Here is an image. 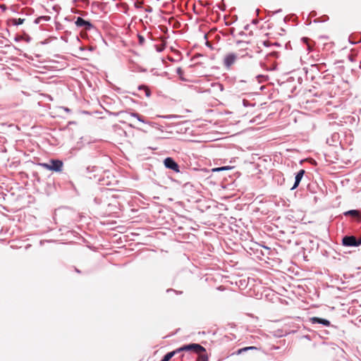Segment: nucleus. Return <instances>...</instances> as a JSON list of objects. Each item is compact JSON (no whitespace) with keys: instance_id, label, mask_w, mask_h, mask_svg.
I'll list each match as a JSON object with an SVG mask.
<instances>
[{"instance_id":"obj_1","label":"nucleus","mask_w":361,"mask_h":361,"mask_svg":"<svg viewBox=\"0 0 361 361\" xmlns=\"http://www.w3.org/2000/svg\"><path fill=\"white\" fill-rule=\"evenodd\" d=\"M182 351L189 352V351H193L197 354H200L201 353L205 352V348L200 345V344L197 343H192L186 345H183V347H180L178 348L177 350L168 353L166 355H164L161 361H169L170 359L176 354L180 353Z\"/></svg>"},{"instance_id":"obj_2","label":"nucleus","mask_w":361,"mask_h":361,"mask_svg":"<svg viewBox=\"0 0 361 361\" xmlns=\"http://www.w3.org/2000/svg\"><path fill=\"white\" fill-rule=\"evenodd\" d=\"M40 165L43 168L46 169L47 170L53 171H56V172L61 171L62 168H63V162L60 160H56V159H51L50 161L49 164L42 163V164H40Z\"/></svg>"},{"instance_id":"obj_3","label":"nucleus","mask_w":361,"mask_h":361,"mask_svg":"<svg viewBox=\"0 0 361 361\" xmlns=\"http://www.w3.org/2000/svg\"><path fill=\"white\" fill-rule=\"evenodd\" d=\"M239 58V54L231 52L225 55L223 60V65L227 70H230L231 66Z\"/></svg>"},{"instance_id":"obj_4","label":"nucleus","mask_w":361,"mask_h":361,"mask_svg":"<svg viewBox=\"0 0 361 361\" xmlns=\"http://www.w3.org/2000/svg\"><path fill=\"white\" fill-rule=\"evenodd\" d=\"M75 23L77 27H82L85 30H90L93 28V25L90 21L85 20L81 17H78Z\"/></svg>"},{"instance_id":"obj_5","label":"nucleus","mask_w":361,"mask_h":361,"mask_svg":"<svg viewBox=\"0 0 361 361\" xmlns=\"http://www.w3.org/2000/svg\"><path fill=\"white\" fill-rule=\"evenodd\" d=\"M164 166L176 172L179 171V166L178 164L171 157H167L164 161Z\"/></svg>"},{"instance_id":"obj_6","label":"nucleus","mask_w":361,"mask_h":361,"mask_svg":"<svg viewBox=\"0 0 361 361\" xmlns=\"http://www.w3.org/2000/svg\"><path fill=\"white\" fill-rule=\"evenodd\" d=\"M304 173H305V170H303V169L300 170L297 173L295 178V183H294L293 186L291 188V190H294L298 186V185L300 184L301 180L304 176Z\"/></svg>"},{"instance_id":"obj_7","label":"nucleus","mask_w":361,"mask_h":361,"mask_svg":"<svg viewBox=\"0 0 361 361\" xmlns=\"http://www.w3.org/2000/svg\"><path fill=\"white\" fill-rule=\"evenodd\" d=\"M310 321L312 324H321L325 326H330V322L326 319L314 317L310 318Z\"/></svg>"},{"instance_id":"obj_8","label":"nucleus","mask_w":361,"mask_h":361,"mask_svg":"<svg viewBox=\"0 0 361 361\" xmlns=\"http://www.w3.org/2000/svg\"><path fill=\"white\" fill-rule=\"evenodd\" d=\"M130 115L132 117L136 118L140 122H142L144 123H147V122L145 120H144L143 117L142 116H140V114H138L137 113L131 112V113H130Z\"/></svg>"},{"instance_id":"obj_9","label":"nucleus","mask_w":361,"mask_h":361,"mask_svg":"<svg viewBox=\"0 0 361 361\" xmlns=\"http://www.w3.org/2000/svg\"><path fill=\"white\" fill-rule=\"evenodd\" d=\"M138 90L142 91L143 90L144 92H145V94L146 97H149L151 94V92L150 90H149V88L147 87V86H145V85H140L138 87Z\"/></svg>"},{"instance_id":"obj_10","label":"nucleus","mask_w":361,"mask_h":361,"mask_svg":"<svg viewBox=\"0 0 361 361\" xmlns=\"http://www.w3.org/2000/svg\"><path fill=\"white\" fill-rule=\"evenodd\" d=\"M344 215H345V216L351 215V216H360V212L358 210H355V209L349 210V211L345 212L344 213Z\"/></svg>"},{"instance_id":"obj_11","label":"nucleus","mask_w":361,"mask_h":361,"mask_svg":"<svg viewBox=\"0 0 361 361\" xmlns=\"http://www.w3.org/2000/svg\"><path fill=\"white\" fill-rule=\"evenodd\" d=\"M13 25H19L24 23L25 19L24 18H13L11 20Z\"/></svg>"},{"instance_id":"obj_12","label":"nucleus","mask_w":361,"mask_h":361,"mask_svg":"<svg viewBox=\"0 0 361 361\" xmlns=\"http://www.w3.org/2000/svg\"><path fill=\"white\" fill-rule=\"evenodd\" d=\"M176 73L179 75L180 80H184L185 79L183 77V71L180 67L176 68Z\"/></svg>"},{"instance_id":"obj_13","label":"nucleus","mask_w":361,"mask_h":361,"mask_svg":"<svg viewBox=\"0 0 361 361\" xmlns=\"http://www.w3.org/2000/svg\"><path fill=\"white\" fill-rule=\"evenodd\" d=\"M197 361H208V357L205 355H200L198 356Z\"/></svg>"},{"instance_id":"obj_14","label":"nucleus","mask_w":361,"mask_h":361,"mask_svg":"<svg viewBox=\"0 0 361 361\" xmlns=\"http://www.w3.org/2000/svg\"><path fill=\"white\" fill-rule=\"evenodd\" d=\"M255 348V347H248V348H243V349H240L239 350V353L242 352V351H245L247 350H249V349H254Z\"/></svg>"},{"instance_id":"obj_15","label":"nucleus","mask_w":361,"mask_h":361,"mask_svg":"<svg viewBox=\"0 0 361 361\" xmlns=\"http://www.w3.org/2000/svg\"><path fill=\"white\" fill-rule=\"evenodd\" d=\"M271 55L277 57L278 56V53L276 52V51H274V52L271 53Z\"/></svg>"},{"instance_id":"obj_16","label":"nucleus","mask_w":361,"mask_h":361,"mask_svg":"<svg viewBox=\"0 0 361 361\" xmlns=\"http://www.w3.org/2000/svg\"><path fill=\"white\" fill-rule=\"evenodd\" d=\"M139 38L140 42H142L144 41V38L140 36Z\"/></svg>"},{"instance_id":"obj_17","label":"nucleus","mask_w":361,"mask_h":361,"mask_svg":"<svg viewBox=\"0 0 361 361\" xmlns=\"http://www.w3.org/2000/svg\"><path fill=\"white\" fill-rule=\"evenodd\" d=\"M249 56V55H248V53H247V52H246L245 54H243V55L241 56V57H245V56Z\"/></svg>"},{"instance_id":"obj_18","label":"nucleus","mask_w":361,"mask_h":361,"mask_svg":"<svg viewBox=\"0 0 361 361\" xmlns=\"http://www.w3.org/2000/svg\"><path fill=\"white\" fill-rule=\"evenodd\" d=\"M264 78V76L262 75H259L257 76V78Z\"/></svg>"},{"instance_id":"obj_19","label":"nucleus","mask_w":361,"mask_h":361,"mask_svg":"<svg viewBox=\"0 0 361 361\" xmlns=\"http://www.w3.org/2000/svg\"><path fill=\"white\" fill-rule=\"evenodd\" d=\"M158 51H162V49H161V48H159Z\"/></svg>"},{"instance_id":"obj_20","label":"nucleus","mask_w":361,"mask_h":361,"mask_svg":"<svg viewBox=\"0 0 361 361\" xmlns=\"http://www.w3.org/2000/svg\"><path fill=\"white\" fill-rule=\"evenodd\" d=\"M152 11V8L147 9V11Z\"/></svg>"},{"instance_id":"obj_21","label":"nucleus","mask_w":361,"mask_h":361,"mask_svg":"<svg viewBox=\"0 0 361 361\" xmlns=\"http://www.w3.org/2000/svg\"><path fill=\"white\" fill-rule=\"evenodd\" d=\"M152 11V8L147 9V11Z\"/></svg>"},{"instance_id":"obj_22","label":"nucleus","mask_w":361,"mask_h":361,"mask_svg":"<svg viewBox=\"0 0 361 361\" xmlns=\"http://www.w3.org/2000/svg\"><path fill=\"white\" fill-rule=\"evenodd\" d=\"M152 11V8L147 9V11Z\"/></svg>"}]
</instances>
